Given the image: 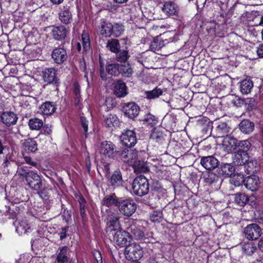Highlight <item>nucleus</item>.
<instances>
[{
	"label": "nucleus",
	"instance_id": "b1692460",
	"mask_svg": "<svg viewBox=\"0 0 263 263\" xmlns=\"http://www.w3.org/2000/svg\"><path fill=\"white\" fill-rule=\"evenodd\" d=\"M233 160L235 165H246V163L249 161V155L247 152H245V151H238L234 155Z\"/></svg>",
	"mask_w": 263,
	"mask_h": 263
},
{
	"label": "nucleus",
	"instance_id": "4468645a",
	"mask_svg": "<svg viewBox=\"0 0 263 263\" xmlns=\"http://www.w3.org/2000/svg\"><path fill=\"white\" fill-rule=\"evenodd\" d=\"M56 263H71L70 256L67 247H60L57 252Z\"/></svg>",
	"mask_w": 263,
	"mask_h": 263
},
{
	"label": "nucleus",
	"instance_id": "a878e982",
	"mask_svg": "<svg viewBox=\"0 0 263 263\" xmlns=\"http://www.w3.org/2000/svg\"><path fill=\"white\" fill-rule=\"evenodd\" d=\"M1 117L2 122L8 126L15 124L18 119L16 114L10 111L4 112Z\"/></svg>",
	"mask_w": 263,
	"mask_h": 263
},
{
	"label": "nucleus",
	"instance_id": "338daca9",
	"mask_svg": "<svg viewBox=\"0 0 263 263\" xmlns=\"http://www.w3.org/2000/svg\"><path fill=\"white\" fill-rule=\"evenodd\" d=\"M232 103L237 106H240L243 103V100L239 98L235 97V100L232 101Z\"/></svg>",
	"mask_w": 263,
	"mask_h": 263
},
{
	"label": "nucleus",
	"instance_id": "f257e3e1",
	"mask_svg": "<svg viewBox=\"0 0 263 263\" xmlns=\"http://www.w3.org/2000/svg\"><path fill=\"white\" fill-rule=\"evenodd\" d=\"M149 183L147 179L143 175L136 177L132 184L133 193L139 196H143L148 193Z\"/></svg>",
	"mask_w": 263,
	"mask_h": 263
},
{
	"label": "nucleus",
	"instance_id": "393cba45",
	"mask_svg": "<svg viewBox=\"0 0 263 263\" xmlns=\"http://www.w3.org/2000/svg\"><path fill=\"white\" fill-rule=\"evenodd\" d=\"M259 184V178L257 176H250L246 178L245 186L251 191H256Z\"/></svg>",
	"mask_w": 263,
	"mask_h": 263
},
{
	"label": "nucleus",
	"instance_id": "2f4dec72",
	"mask_svg": "<svg viewBox=\"0 0 263 263\" xmlns=\"http://www.w3.org/2000/svg\"><path fill=\"white\" fill-rule=\"evenodd\" d=\"M239 129L243 133L249 134L254 129V124L249 120L245 119L239 123Z\"/></svg>",
	"mask_w": 263,
	"mask_h": 263
},
{
	"label": "nucleus",
	"instance_id": "7ed1b4c3",
	"mask_svg": "<svg viewBox=\"0 0 263 263\" xmlns=\"http://www.w3.org/2000/svg\"><path fill=\"white\" fill-rule=\"evenodd\" d=\"M143 253L142 247L135 243L126 246L124 252L125 257L133 261L140 259L143 256Z\"/></svg>",
	"mask_w": 263,
	"mask_h": 263
},
{
	"label": "nucleus",
	"instance_id": "3c124183",
	"mask_svg": "<svg viewBox=\"0 0 263 263\" xmlns=\"http://www.w3.org/2000/svg\"><path fill=\"white\" fill-rule=\"evenodd\" d=\"M245 180L244 176L242 174H235L232 178V182L236 186H239L243 183L245 184Z\"/></svg>",
	"mask_w": 263,
	"mask_h": 263
},
{
	"label": "nucleus",
	"instance_id": "69168bd1",
	"mask_svg": "<svg viewBox=\"0 0 263 263\" xmlns=\"http://www.w3.org/2000/svg\"><path fill=\"white\" fill-rule=\"evenodd\" d=\"M207 0H196V5L198 9H202L206 2Z\"/></svg>",
	"mask_w": 263,
	"mask_h": 263
},
{
	"label": "nucleus",
	"instance_id": "58836bf2",
	"mask_svg": "<svg viewBox=\"0 0 263 263\" xmlns=\"http://www.w3.org/2000/svg\"><path fill=\"white\" fill-rule=\"evenodd\" d=\"M78 201L79 203L80 212L81 216L83 220L86 217V213L85 210L86 201L82 195H77Z\"/></svg>",
	"mask_w": 263,
	"mask_h": 263
},
{
	"label": "nucleus",
	"instance_id": "5701e85b",
	"mask_svg": "<svg viewBox=\"0 0 263 263\" xmlns=\"http://www.w3.org/2000/svg\"><path fill=\"white\" fill-rule=\"evenodd\" d=\"M99 29L101 34L106 37L111 36L112 24L104 18L101 19Z\"/></svg>",
	"mask_w": 263,
	"mask_h": 263
},
{
	"label": "nucleus",
	"instance_id": "412c9836",
	"mask_svg": "<svg viewBox=\"0 0 263 263\" xmlns=\"http://www.w3.org/2000/svg\"><path fill=\"white\" fill-rule=\"evenodd\" d=\"M114 94L118 98L124 97L127 94V88L122 80H118L114 85Z\"/></svg>",
	"mask_w": 263,
	"mask_h": 263
},
{
	"label": "nucleus",
	"instance_id": "bf43d9fd",
	"mask_svg": "<svg viewBox=\"0 0 263 263\" xmlns=\"http://www.w3.org/2000/svg\"><path fill=\"white\" fill-rule=\"evenodd\" d=\"M6 211L5 212V215L8 216L9 218L11 219H14L15 218H18L16 217V215L15 212L13 211V210H11L10 208L9 207H7L6 206Z\"/></svg>",
	"mask_w": 263,
	"mask_h": 263
},
{
	"label": "nucleus",
	"instance_id": "a19ab883",
	"mask_svg": "<svg viewBox=\"0 0 263 263\" xmlns=\"http://www.w3.org/2000/svg\"><path fill=\"white\" fill-rule=\"evenodd\" d=\"M133 73V70L129 63L120 64V73L125 77H130Z\"/></svg>",
	"mask_w": 263,
	"mask_h": 263
},
{
	"label": "nucleus",
	"instance_id": "e433bc0d",
	"mask_svg": "<svg viewBox=\"0 0 263 263\" xmlns=\"http://www.w3.org/2000/svg\"><path fill=\"white\" fill-rule=\"evenodd\" d=\"M24 146L26 151L34 153L37 150V144L36 142L33 139H28L24 143Z\"/></svg>",
	"mask_w": 263,
	"mask_h": 263
},
{
	"label": "nucleus",
	"instance_id": "a18cd8bd",
	"mask_svg": "<svg viewBox=\"0 0 263 263\" xmlns=\"http://www.w3.org/2000/svg\"><path fill=\"white\" fill-rule=\"evenodd\" d=\"M124 27L123 25L119 23L112 24V29L111 30V36L114 37H119L123 33Z\"/></svg>",
	"mask_w": 263,
	"mask_h": 263
},
{
	"label": "nucleus",
	"instance_id": "79ce46f5",
	"mask_svg": "<svg viewBox=\"0 0 263 263\" xmlns=\"http://www.w3.org/2000/svg\"><path fill=\"white\" fill-rule=\"evenodd\" d=\"M116 53V60L120 63L126 62L130 57L128 51L127 50H119Z\"/></svg>",
	"mask_w": 263,
	"mask_h": 263
},
{
	"label": "nucleus",
	"instance_id": "c9c22d12",
	"mask_svg": "<svg viewBox=\"0 0 263 263\" xmlns=\"http://www.w3.org/2000/svg\"><path fill=\"white\" fill-rule=\"evenodd\" d=\"M43 121L37 118H33L29 120L28 125L30 129L38 130L43 126Z\"/></svg>",
	"mask_w": 263,
	"mask_h": 263
},
{
	"label": "nucleus",
	"instance_id": "c03bdc74",
	"mask_svg": "<svg viewBox=\"0 0 263 263\" xmlns=\"http://www.w3.org/2000/svg\"><path fill=\"white\" fill-rule=\"evenodd\" d=\"M16 231H24V233H29L31 231V227L28 223L26 219H23L19 221V226L17 227Z\"/></svg>",
	"mask_w": 263,
	"mask_h": 263
},
{
	"label": "nucleus",
	"instance_id": "e2e57ef3",
	"mask_svg": "<svg viewBox=\"0 0 263 263\" xmlns=\"http://www.w3.org/2000/svg\"><path fill=\"white\" fill-rule=\"evenodd\" d=\"M93 255L97 263H103L102 258L100 252L96 251L93 252Z\"/></svg>",
	"mask_w": 263,
	"mask_h": 263
},
{
	"label": "nucleus",
	"instance_id": "4c0bfd02",
	"mask_svg": "<svg viewBox=\"0 0 263 263\" xmlns=\"http://www.w3.org/2000/svg\"><path fill=\"white\" fill-rule=\"evenodd\" d=\"M249 200L247 195L244 193H237L234 194V201L235 203L239 206L245 205Z\"/></svg>",
	"mask_w": 263,
	"mask_h": 263
},
{
	"label": "nucleus",
	"instance_id": "5fc2aeb1",
	"mask_svg": "<svg viewBox=\"0 0 263 263\" xmlns=\"http://www.w3.org/2000/svg\"><path fill=\"white\" fill-rule=\"evenodd\" d=\"M16 174L20 177H22L26 180V178L30 174V171H27L24 167L20 166L18 167L16 171Z\"/></svg>",
	"mask_w": 263,
	"mask_h": 263
},
{
	"label": "nucleus",
	"instance_id": "f03ea898",
	"mask_svg": "<svg viewBox=\"0 0 263 263\" xmlns=\"http://www.w3.org/2000/svg\"><path fill=\"white\" fill-rule=\"evenodd\" d=\"M137 208V205L133 199L130 198L119 199L118 209L123 216L130 217L136 212Z\"/></svg>",
	"mask_w": 263,
	"mask_h": 263
},
{
	"label": "nucleus",
	"instance_id": "774afa93",
	"mask_svg": "<svg viewBox=\"0 0 263 263\" xmlns=\"http://www.w3.org/2000/svg\"><path fill=\"white\" fill-rule=\"evenodd\" d=\"M257 54L259 58H263V44H260L258 47Z\"/></svg>",
	"mask_w": 263,
	"mask_h": 263
},
{
	"label": "nucleus",
	"instance_id": "09e8293b",
	"mask_svg": "<svg viewBox=\"0 0 263 263\" xmlns=\"http://www.w3.org/2000/svg\"><path fill=\"white\" fill-rule=\"evenodd\" d=\"M82 42L83 50L85 52L89 51L90 47L89 36V34L85 31H83L82 34Z\"/></svg>",
	"mask_w": 263,
	"mask_h": 263
},
{
	"label": "nucleus",
	"instance_id": "ea45409f",
	"mask_svg": "<svg viewBox=\"0 0 263 263\" xmlns=\"http://www.w3.org/2000/svg\"><path fill=\"white\" fill-rule=\"evenodd\" d=\"M105 122L107 126L111 127L117 126L119 123V120L115 115L110 114L106 116L105 119Z\"/></svg>",
	"mask_w": 263,
	"mask_h": 263
},
{
	"label": "nucleus",
	"instance_id": "7c9ffc66",
	"mask_svg": "<svg viewBox=\"0 0 263 263\" xmlns=\"http://www.w3.org/2000/svg\"><path fill=\"white\" fill-rule=\"evenodd\" d=\"M253 87V83L250 79H245L239 83L240 91L242 94L250 93Z\"/></svg>",
	"mask_w": 263,
	"mask_h": 263
},
{
	"label": "nucleus",
	"instance_id": "37998d69",
	"mask_svg": "<svg viewBox=\"0 0 263 263\" xmlns=\"http://www.w3.org/2000/svg\"><path fill=\"white\" fill-rule=\"evenodd\" d=\"M106 69L109 74L117 76L120 74V64H109L106 65Z\"/></svg>",
	"mask_w": 263,
	"mask_h": 263
},
{
	"label": "nucleus",
	"instance_id": "f3484780",
	"mask_svg": "<svg viewBox=\"0 0 263 263\" xmlns=\"http://www.w3.org/2000/svg\"><path fill=\"white\" fill-rule=\"evenodd\" d=\"M123 110L126 116L129 118L134 119L138 115L140 108L135 103L130 102L124 106Z\"/></svg>",
	"mask_w": 263,
	"mask_h": 263
},
{
	"label": "nucleus",
	"instance_id": "c85d7f7f",
	"mask_svg": "<svg viewBox=\"0 0 263 263\" xmlns=\"http://www.w3.org/2000/svg\"><path fill=\"white\" fill-rule=\"evenodd\" d=\"M230 127L225 122H220L213 130L215 133V137L217 138L225 137L228 136V134L230 132Z\"/></svg>",
	"mask_w": 263,
	"mask_h": 263
},
{
	"label": "nucleus",
	"instance_id": "49530a36",
	"mask_svg": "<svg viewBox=\"0 0 263 263\" xmlns=\"http://www.w3.org/2000/svg\"><path fill=\"white\" fill-rule=\"evenodd\" d=\"M219 176L213 172H208L204 176V182L208 184H212L218 181Z\"/></svg>",
	"mask_w": 263,
	"mask_h": 263
},
{
	"label": "nucleus",
	"instance_id": "dca6fc26",
	"mask_svg": "<svg viewBox=\"0 0 263 263\" xmlns=\"http://www.w3.org/2000/svg\"><path fill=\"white\" fill-rule=\"evenodd\" d=\"M58 15L59 19L62 23L67 25L71 23L72 15L69 6H64L59 12Z\"/></svg>",
	"mask_w": 263,
	"mask_h": 263
},
{
	"label": "nucleus",
	"instance_id": "13d9d810",
	"mask_svg": "<svg viewBox=\"0 0 263 263\" xmlns=\"http://www.w3.org/2000/svg\"><path fill=\"white\" fill-rule=\"evenodd\" d=\"M23 158L27 164L31 166L37 167V162L34 161L30 156L23 155Z\"/></svg>",
	"mask_w": 263,
	"mask_h": 263
},
{
	"label": "nucleus",
	"instance_id": "f704fd0d",
	"mask_svg": "<svg viewBox=\"0 0 263 263\" xmlns=\"http://www.w3.org/2000/svg\"><path fill=\"white\" fill-rule=\"evenodd\" d=\"M106 47L110 51L113 53L118 52L120 49V44L119 40L115 39L108 40L106 44Z\"/></svg>",
	"mask_w": 263,
	"mask_h": 263
},
{
	"label": "nucleus",
	"instance_id": "9d476101",
	"mask_svg": "<svg viewBox=\"0 0 263 263\" xmlns=\"http://www.w3.org/2000/svg\"><path fill=\"white\" fill-rule=\"evenodd\" d=\"M51 58L56 64H63L68 58L66 49L61 46L55 48L52 51Z\"/></svg>",
	"mask_w": 263,
	"mask_h": 263
},
{
	"label": "nucleus",
	"instance_id": "052dcab7",
	"mask_svg": "<svg viewBox=\"0 0 263 263\" xmlns=\"http://www.w3.org/2000/svg\"><path fill=\"white\" fill-rule=\"evenodd\" d=\"M81 122L82 126L84 131L85 137H87L88 121L86 120L85 118L82 117L81 118Z\"/></svg>",
	"mask_w": 263,
	"mask_h": 263
},
{
	"label": "nucleus",
	"instance_id": "f8f14e48",
	"mask_svg": "<svg viewBox=\"0 0 263 263\" xmlns=\"http://www.w3.org/2000/svg\"><path fill=\"white\" fill-rule=\"evenodd\" d=\"M126 225L127 226L126 230L131 236V238L134 237L137 240L143 239L144 237L143 231L134 223L133 221L127 222Z\"/></svg>",
	"mask_w": 263,
	"mask_h": 263
},
{
	"label": "nucleus",
	"instance_id": "603ef678",
	"mask_svg": "<svg viewBox=\"0 0 263 263\" xmlns=\"http://www.w3.org/2000/svg\"><path fill=\"white\" fill-rule=\"evenodd\" d=\"M142 121L144 122V123L147 125H151L153 126L157 124V118L154 115L150 114H148L144 116Z\"/></svg>",
	"mask_w": 263,
	"mask_h": 263
},
{
	"label": "nucleus",
	"instance_id": "ddd939ff",
	"mask_svg": "<svg viewBox=\"0 0 263 263\" xmlns=\"http://www.w3.org/2000/svg\"><path fill=\"white\" fill-rule=\"evenodd\" d=\"M67 32L68 30L65 26L60 25L52 27L51 34L55 40L62 41L65 39Z\"/></svg>",
	"mask_w": 263,
	"mask_h": 263
},
{
	"label": "nucleus",
	"instance_id": "864d4df0",
	"mask_svg": "<svg viewBox=\"0 0 263 263\" xmlns=\"http://www.w3.org/2000/svg\"><path fill=\"white\" fill-rule=\"evenodd\" d=\"M164 135L159 130H154L151 135V138L157 142H162L164 140Z\"/></svg>",
	"mask_w": 263,
	"mask_h": 263
},
{
	"label": "nucleus",
	"instance_id": "9b49d317",
	"mask_svg": "<svg viewBox=\"0 0 263 263\" xmlns=\"http://www.w3.org/2000/svg\"><path fill=\"white\" fill-rule=\"evenodd\" d=\"M122 144L126 147H130L137 143L136 133L133 130H127L120 136Z\"/></svg>",
	"mask_w": 263,
	"mask_h": 263
},
{
	"label": "nucleus",
	"instance_id": "bb28decb",
	"mask_svg": "<svg viewBox=\"0 0 263 263\" xmlns=\"http://www.w3.org/2000/svg\"><path fill=\"white\" fill-rule=\"evenodd\" d=\"M43 78L45 81L48 83L54 82L58 83L56 77V70L53 68H46L43 71Z\"/></svg>",
	"mask_w": 263,
	"mask_h": 263
},
{
	"label": "nucleus",
	"instance_id": "aec40b11",
	"mask_svg": "<svg viewBox=\"0 0 263 263\" xmlns=\"http://www.w3.org/2000/svg\"><path fill=\"white\" fill-rule=\"evenodd\" d=\"M169 42L170 41L168 40L164 39L161 35L157 36L154 38L149 48L152 51L156 52Z\"/></svg>",
	"mask_w": 263,
	"mask_h": 263
},
{
	"label": "nucleus",
	"instance_id": "4be33fe9",
	"mask_svg": "<svg viewBox=\"0 0 263 263\" xmlns=\"http://www.w3.org/2000/svg\"><path fill=\"white\" fill-rule=\"evenodd\" d=\"M109 183L112 187H119L123 185V180L121 171L119 169L115 170L111 175Z\"/></svg>",
	"mask_w": 263,
	"mask_h": 263
},
{
	"label": "nucleus",
	"instance_id": "c756f323",
	"mask_svg": "<svg viewBox=\"0 0 263 263\" xmlns=\"http://www.w3.org/2000/svg\"><path fill=\"white\" fill-rule=\"evenodd\" d=\"M40 110L43 115L50 116L55 112L56 106L53 102L47 101L42 104Z\"/></svg>",
	"mask_w": 263,
	"mask_h": 263
},
{
	"label": "nucleus",
	"instance_id": "de8ad7c7",
	"mask_svg": "<svg viewBox=\"0 0 263 263\" xmlns=\"http://www.w3.org/2000/svg\"><path fill=\"white\" fill-rule=\"evenodd\" d=\"M162 93V89L157 87H156L152 90L145 92L146 98L150 100L158 98Z\"/></svg>",
	"mask_w": 263,
	"mask_h": 263
},
{
	"label": "nucleus",
	"instance_id": "6ab92c4d",
	"mask_svg": "<svg viewBox=\"0 0 263 263\" xmlns=\"http://www.w3.org/2000/svg\"><path fill=\"white\" fill-rule=\"evenodd\" d=\"M222 145L226 151L231 153L238 146V140L232 136H226L223 140Z\"/></svg>",
	"mask_w": 263,
	"mask_h": 263
},
{
	"label": "nucleus",
	"instance_id": "6e6d98bb",
	"mask_svg": "<svg viewBox=\"0 0 263 263\" xmlns=\"http://www.w3.org/2000/svg\"><path fill=\"white\" fill-rule=\"evenodd\" d=\"M162 217V213L160 211H154L151 215V220L153 222H159Z\"/></svg>",
	"mask_w": 263,
	"mask_h": 263
},
{
	"label": "nucleus",
	"instance_id": "72a5a7b5",
	"mask_svg": "<svg viewBox=\"0 0 263 263\" xmlns=\"http://www.w3.org/2000/svg\"><path fill=\"white\" fill-rule=\"evenodd\" d=\"M133 167L136 173H146L149 171V167L147 163L143 161H135L133 164Z\"/></svg>",
	"mask_w": 263,
	"mask_h": 263
},
{
	"label": "nucleus",
	"instance_id": "a211bd4d",
	"mask_svg": "<svg viewBox=\"0 0 263 263\" xmlns=\"http://www.w3.org/2000/svg\"><path fill=\"white\" fill-rule=\"evenodd\" d=\"M235 172L234 167L230 163H222L217 170L219 177H229Z\"/></svg>",
	"mask_w": 263,
	"mask_h": 263
},
{
	"label": "nucleus",
	"instance_id": "6e6552de",
	"mask_svg": "<svg viewBox=\"0 0 263 263\" xmlns=\"http://www.w3.org/2000/svg\"><path fill=\"white\" fill-rule=\"evenodd\" d=\"M245 237L249 240H256L261 234V230L256 223H252L248 225L244 229Z\"/></svg>",
	"mask_w": 263,
	"mask_h": 263
},
{
	"label": "nucleus",
	"instance_id": "680f3d73",
	"mask_svg": "<svg viewBox=\"0 0 263 263\" xmlns=\"http://www.w3.org/2000/svg\"><path fill=\"white\" fill-rule=\"evenodd\" d=\"M69 227H65L61 228V231L59 233V235L61 240H63L67 237V232Z\"/></svg>",
	"mask_w": 263,
	"mask_h": 263
},
{
	"label": "nucleus",
	"instance_id": "0e129e2a",
	"mask_svg": "<svg viewBox=\"0 0 263 263\" xmlns=\"http://www.w3.org/2000/svg\"><path fill=\"white\" fill-rule=\"evenodd\" d=\"M43 133L46 135H50L51 133V126L48 124H45L43 126Z\"/></svg>",
	"mask_w": 263,
	"mask_h": 263
},
{
	"label": "nucleus",
	"instance_id": "0eeeda50",
	"mask_svg": "<svg viewBox=\"0 0 263 263\" xmlns=\"http://www.w3.org/2000/svg\"><path fill=\"white\" fill-rule=\"evenodd\" d=\"M119 218L120 217L117 212H109L108 213L106 217L107 232H109L110 233L121 228Z\"/></svg>",
	"mask_w": 263,
	"mask_h": 263
},
{
	"label": "nucleus",
	"instance_id": "cd10ccee",
	"mask_svg": "<svg viewBox=\"0 0 263 263\" xmlns=\"http://www.w3.org/2000/svg\"><path fill=\"white\" fill-rule=\"evenodd\" d=\"M179 7L173 2H166L162 8V11L168 15H177L179 12Z\"/></svg>",
	"mask_w": 263,
	"mask_h": 263
},
{
	"label": "nucleus",
	"instance_id": "8fccbe9b",
	"mask_svg": "<svg viewBox=\"0 0 263 263\" xmlns=\"http://www.w3.org/2000/svg\"><path fill=\"white\" fill-rule=\"evenodd\" d=\"M242 249L246 254L251 255L255 252L257 248L253 242H250L245 243L243 246Z\"/></svg>",
	"mask_w": 263,
	"mask_h": 263
},
{
	"label": "nucleus",
	"instance_id": "4d7b16f0",
	"mask_svg": "<svg viewBox=\"0 0 263 263\" xmlns=\"http://www.w3.org/2000/svg\"><path fill=\"white\" fill-rule=\"evenodd\" d=\"M238 146L241 148L239 151H245L247 152L250 147V143L247 140L242 141L238 142Z\"/></svg>",
	"mask_w": 263,
	"mask_h": 263
},
{
	"label": "nucleus",
	"instance_id": "1a4fd4ad",
	"mask_svg": "<svg viewBox=\"0 0 263 263\" xmlns=\"http://www.w3.org/2000/svg\"><path fill=\"white\" fill-rule=\"evenodd\" d=\"M138 152L135 149H129L125 148L121 151H118L117 157L125 163L130 164L137 158Z\"/></svg>",
	"mask_w": 263,
	"mask_h": 263
},
{
	"label": "nucleus",
	"instance_id": "20e7f679",
	"mask_svg": "<svg viewBox=\"0 0 263 263\" xmlns=\"http://www.w3.org/2000/svg\"><path fill=\"white\" fill-rule=\"evenodd\" d=\"M118 151L116 145L110 141H103L100 144V153L106 158H116Z\"/></svg>",
	"mask_w": 263,
	"mask_h": 263
},
{
	"label": "nucleus",
	"instance_id": "423d86ee",
	"mask_svg": "<svg viewBox=\"0 0 263 263\" xmlns=\"http://www.w3.org/2000/svg\"><path fill=\"white\" fill-rule=\"evenodd\" d=\"M113 236L114 240L117 245L120 247L127 246L128 242L131 238V236L128 234L127 230H124L122 228L110 233Z\"/></svg>",
	"mask_w": 263,
	"mask_h": 263
},
{
	"label": "nucleus",
	"instance_id": "39448f33",
	"mask_svg": "<svg viewBox=\"0 0 263 263\" xmlns=\"http://www.w3.org/2000/svg\"><path fill=\"white\" fill-rule=\"evenodd\" d=\"M26 184L32 190L41 194V190L43 186L41 177L36 172L30 171V174L26 178Z\"/></svg>",
	"mask_w": 263,
	"mask_h": 263
},
{
	"label": "nucleus",
	"instance_id": "473e14b6",
	"mask_svg": "<svg viewBox=\"0 0 263 263\" xmlns=\"http://www.w3.org/2000/svg\"><path fill=\"white\" fill-rule=\"evenodd\" d=\"M119 199H118L115 194H112L110 195H106L102 201V204L107 207L115 206L118 207Z\"/></svg>",
	"mask_w": 263,
	"mask_h": 263
},
{
	"label": "nucleus",
	"instance_id": "2eb2a0df",
	"mask_svg": "<svg viewBox=\"0 0 263 263\" xmlns=\"http://www.w3.org/2000/svg\"><path fill=\"white\" fill-rule=\"evenodd\" d=\"M200 164L207 170H212L216 168L219 164V161L213 156L203 157L201 158Z\"/></svg>",
	"mask_w": 263,
	"mask_h": 263
}]
</instances>
